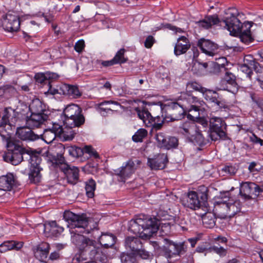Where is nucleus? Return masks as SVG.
<instances>
[{
  "mask_svg": "<svg viewBox=\"0 0 263 263\" xmlns=\"http://www.w3.org/2000/svg\"><path fill=\"white\" fill-rule=\"evenodd\" d=\"M222 23L224 24V28L227 29L231 35H238L240 41L248 45L254 41L250 29L252 26V23L245 22L241 24L239 20L234 14L227 17Z\"/></svg>",
  "mask_w": 263,
  "mask_h": 263,
  "instance_id": "nucleus-3",
  "label": "nucleus"
},
{
  "mask_svg": "<svg viewBox=\"0 0 263 263\" xmlns=\"http://www.w3.org/2000/svg\"><path fill=\"white\" fill-rule=\"evenodd\" d=\"M224 79L228 84L231 85L234 87H237V85L236 82V77L232 73L227 71L226 72Z\"/></svg>",
  "mask_w": 263,
  "mask_h": 263,
  "instance_id": "nucleus-55",
  "label": "nucleus"
},
{
  "mask_svg": "<svg viewBox=\"0 0 263 263\" xmlns=\"http://www.w3.org/2000/svg\"><path fill=\"white\" fill-rule=\"evenodd\" d=\"M58 147L61 149L60 152L62 153V151H65V149L67 150L69 154L73 157H79L82 154V148L76 146H67L65 147L64 145L60 144L58 145Z\"/></svg>",
  "mask_w": 263,
  "mask_h": 263,
  "instance_id": "nucleus-42",
  "label": "nucleus"
},
{
  "mask_svg": "<svg viewBox=\"0 0 263 263\" xmlns=\"http://www.w3.org/2000/svg\"><path fill=\"white\" fill-rule=\"evenodd\" d=\"M30 170L29 178L30 181L33 183H37L41 182L42 179L41 171L42 168L41 167H35L34 168H30Z\"/></svg>",
  "mask_w": 263,
  "mask_h": 263,
  "instance_id": "nucleus-40",
  "label": "nucleus"
},
{
  "mask_svg": "<svg viewBox=\"0 0 263 263\" xmlns=\"http://www.w3.org/2000/svg\"><path fill=\"white\" fill-rule=\"evenodd\" d=\"M147 135V132L144 128H140L133 136L132 139L134 142H142Z\"/></svg>",
  "mask_w": 263,
  "mask_h": 263,
  "instance_id": "nucleus-50",
  "label": "nucleus"
},
{
  "mask_svg": "<svg viewBox=\"0 0 263 263\" xmlns=\"http://www.w3.org/2000/svg\"><path fill=\"white\" fill-rule=\"evenodd\" d=\"M153 109L162 112V116L166 122L181 120L185 112V109L180 101L165 105L160 103V105L154 106Z\"/></svg>",
  "mask_w": 263,
  "mask_h": 263,
  "instance_id": "nucleus-6",
  "label": "nucleus"
},
{
  "mask_svg": "<svg viewBox=\"0 0 263 263\" xmlns=\"http://www.w3.org/2000/svg\"><path fill=\"white\" fill-rule=\"evenodd\" d=\"M207 199V195L204 193H197L195 191L188 193L186 200H184V206L191 209L196 210L200 208L201 203L204 202Z\"/></svg>",
  "mask_w": 263,
  "mask_h": 263,
  "instance_id": "nucleus-13",
  "label": "nucleus"
},
{
  "mask_svg": "<svg viewBox=\"0 0 263 263\" xmlns=\"http://www.w3.org/2000/svg\"><path fill=\"white\" fill-rule=\"evenodd\" d=\"M64 88L65 89L64 93L72 98H78L82 95L81 92L76 86L67 84L64 85Z\"/></svg>",
  "mask_w": 263,
  "mask_h": 263,
  "instance_id": "nucleus-38",
  "label": "nucleus"
},
{
  "mask_svg": "<svg viewBox=\"0 0 263 263\" xmlns=\"http://www.w3.org/2000/svg\"><path fill=\"white\" fill-rule=\"evenodd\" d=\"M110 104L121 106L120 103L117 101L112 100L102 101L98 104L99 109L102 115H104L105 112L107 113L109 111H113V110L111 108L108 107V106H106V107H103L104 105Z\"/></svg>",
  "mask_w": 263,
  "mask_h": 263,
  "instance_id": "nucleus-43",
  "label": "nucleus"
},
{
  "mask_svg": "<svg viewBox=\"0 0 263 263\" xmlns=\"http://www.w3.org/2000/svg\"><path fill=\"white\" fill-rule=\"evenodd\" d=\"M16 134L20 139L26 141H33L39 139V135L35 134L29 127H17Z\"/></svg>",
  "mask_w": 263,
  "mask_h": 263,
  "instance_id": "nucleus-20",
  "label": "nucleus"
},
{
  "mask_svg": "<svg viewBox=\"0 0 263 263\" xmlns=\"http://www.w3.org/2000/svg\"><path fill=\"white\" fill-rule=\"evenodd\" d=\"M187 87L191 88L194 90L199 91L201 93H202L205 89V87H202L200 84L195 81L188 82L187 84Z\"/></svg>",
  "mask_w": 263,
  "mask_h": 263,
  "instance_id": "nucleus-57",
  "label": "nucleus"
},
{
  "mask_svg": "<svg viewBox=\"0 0 263 263\" xmlns=\"http://www.w3.org/2000/svg\"><path fill=\"white\" fill-rule=\"evenodd\" d=\"M82 154H88L90 157H93L95 158H98L99 155L97 152L91 146L89 145L85 146L82 149Z\"/></svg>",
  "mask_w": 263,
  "mask_h": 263,
  "instance_id": "nucleus-52",
  "label": "nucleus"
},
{
  "mask_svg": "<svg viewBox=\"0 0 263 263\" xmlns=\"http://www.w3.org/2000/svg\"><path fill=\"white\" fill-rule=\"evenodd\" d=\"M208 67V63L206 62L202 63L196 61L192 67V69L198 74H201L205 71Z\"/></svg>",
  "mask_w": 263,
  "mask_h": 263,
  "instance_id": "nucleus-48",
  "label": "nucleus"
},
{
  "mask_svg": "<svg viewBox=\"0 0 263 263\" xmlns=\"http://www.w3.org/2000/svg\"><path fill=\"white\" fill-rule=\"evenodd\" d=\"M155 39L152 35L148 36L144 42V46L147 48H150L155 43Z\"/></svg>",
  "mask_w": 263,
  "mask_h": 263,
  "instance_id": "nucleus-63",
  "label": "nucleus"
},
{
  "mask_svg": "<svg viewBox=\"0 0 263 263\" xmlns=\"http://www.w3.org/2000/svg\"><path fill=\"white\" fill-rule=\"evenodd\" d=\"M56 135L52 132L51 129H46L44 130L43 134L42 135L43 140L47 143H51L55 138Z\"/></svg>",
  "mask_w": 263,
  "mask_h": 263,
  "instance_id": "nucleus-51",
  "label": "nucleus"
},
{
  "mask_svg": "<svg viewBox=\"0 0 263 263\" xmlns=\"http://www.w3.org/2000/svg\"><path fill=\"white\" fill-rule=\"evenodd\" d=\"M15 183V179L11 173L0 177V191H9Z\"/></svg>",
  "mask_w": 263,
  "mask_h": 263,
  "instance_id": "nucleus-27",
  "label": "nucleus"
},
{
  "mask_svg": "<svg viewBox=\"0 0 263 263\" xmlns=\"http://www.w3.org/2000/svg\"><path fill=\"white\" fill-rule=\"evenodd\" d=\"M202 132V130H201V128H199V130L196 129V134H193L192 139H190L189 141L199 146L205 145L206 142L204 137L201 133Z\"/></svg>",
  "mask_w": 263,
  "mask_h": 263,
  "instance_id": "nucleus-39",
  "label": "nucleus"
},
{
  "mask_svg": "<svg viewBox=\"0 0 263 263\" xmlns=\"http://www.w3.org/2000/svg\"><path fill=\"white\" fill-rule=\"evenodd\" d=\"M7 149V151L3 156L5 161L16 165L25 158L28 160L30 168L41 167V157L34 153L31 149L22 147L20 141L13 139L8 140Z\"/></svg>",
  "mask_w": 263,
  "mask_h": 263,
  "instance_id": "nucleus-2",
  "label": "nucleus"
},
{
  "mask_svg": "<svg viewBox=\"0 0 263 263\" xmlns=\"http://www.w3.org/2000/svg\"><path fill=\"white\" fill-rule=\"evenodd\" d=\"M96 64L98 66V67L100 68H101L102 66L107 67L116 64L112 59L108 61H102L97 60L96 61Z\"/></svg>",
  "mask_w": 263,
  "mask_h": 263,
  "instance_id": "nucleus-60",
  "label": "nucleus"
},
{
  "mask_svg": "<svg viewBox=\"0 0 263 263\" xmlns=\"http://www.w3.org/2000/svg\"><path fill=\"white\" fill-rule=\"evenodd\" d=\"M229 200V192L221 193L217 197L214 203L213 211L215 215L221 219L229 217L228 201Z\"/></svg>",
  "mask_w": 263,
  "mask_h": 263,
  "instance_id": "nucleus-11",
  "label": "nucleus"
},
{
  "mask_svg": "<svg viewBox=\"0 0 263 263\" xmlns=\"http://www.w3.org/2000/svg\"><path fill=\"white\" fill-rule=\"evenodd\" d=\"M28 119L26 111H20L17 109L14 110L11 107L6 108L0 123V128L8 133V130H11L12 127L20 126L21 123L25 122L27 125Z\"/></svg>",
  "mask_w": 263,
  "mask_h": 263,
  "instance_id": "nucleus-5",
  "label": "nucleus"
},
{
  "mask_svg": "<svg viewBox=\"0 0 263 263\" xmlns=\"http://www.w3.org/2000/svg\"><path fill=\"white\" fill-rule=\"evenodd\" d=\"M50 250V245L47 242L40 244L34 251L35 257L42 262H46Z\"/></svg>",
  "mask_w": 263,
  "mask_h": 263,
  "instance_id": "nucleus-26",
  "label": "nucleus"
},
{
  "mask_svg": "<svg viewBox=\"0 0 263 263\" xmlns=\"http://www.w3.org/2000/svg\"><path fill=\"white\" fill-rule=\"evenodd\" d=\"M47 162L51 170H61L66 175L68 182L76 184L79 179V169L74 166H70L65 162L62 154H57V156L48 157Z\"/></svg>",
  "mask_w": 263,
  "mask_h": 263,
  "instance_id": "nucleus-4",
  "label": "nucleus"
},
{
  "mask_svg": "<svg viewBox=\"0 0 263 263\" xmlns=\"http://www.w3.org/2000/svg\"><path fill=\"white\" fill-rule=\"evenodd\" d=\"M63 218L70 225L71 228H82L83 231H80L83 233L89 234L90 231L87 228L88 218L86 214H76L69 211H66L63 214ZM76 233L79 231L76 230Z\"/></svg>",
  "mask_w": 263,
  "mask_h": 263,
  "instance_id": "nucleus-7",
  "label": "nucleus"
},
{
  "mask_svg": "<svg viewBox=\"0 0 263 263\" xmlns=\"http://www.w3.org/2000/svg\"><path fill=\"white\" fill-rule=\"evenodd\" d=\"M199 128H201V127L197 126L195 123L187 121L179 126V131L189 141L190 139H192L193 134H196V129L199 130Z\"/></svg>",
  "mask_w": 263,
  "mask_h": 263,
  "instance_id": "nucleus-21",
  "label": "nucleus"
},
{
  "mask_svg": "<svg viewBox=\"0 0 263 263\" xmlns=\"http://www.w3.org/2000/svg\"><path fill=\"white\" fill-rule=\"evenodd\" d=\"M85 122V117L82 114V110L79 113L76 114V115L72 116L71 118H65L64 124L66 127L73 128L79 127Z\"/></svg>",
  "mask_w": 263,
  "mask_h": 263,
  "instance_id": "nucleus-25",
  "label": "nucleus"
},
{
  "mask_svg": "<svg viewBox=\"0 0 263 263\" xmlns=\"http://www.w3.org/2000/svg\"><path fill=\"white\" fill-rule=\"evenodd\" d=\"M178 139L174 137H168L164 148L167 149L176 148L178 146Z\"/></svg>",
  "mask_w": 263,
  "mask_h": 263,
  "instance_id": "nucleus-54",
  "label": "nucleus"
},
{
  "mask_svg": "<svg viewBox=\"0 0 263 263\" xmlns=\"http://www.w3.org/2000/svg\"><path fill=\"white\" fill-rule=\"evenodd\" d=\"M226 125L224 121L219 117H212L210 120V136L212 140L216 141L218 137L220 139L226 138Z\"/></svg>",
  "mask_w": 263,
  "mask_h": 263,
  "instance_id": "nucleus-10",
  "label": "nucleus"
},
{
  "mask_svg": "<svg viewBox=\"0 0 263 263\" xmlns=\"http://www.w3.org/2000/svg\"><path fill=\"white\" fill-rule=\"evenodd\" d=\"M29 109L31 114L41 115H48V111L46 109L45 105L39 99H36L32 100L29 105Z\"/></svg>",
  "mask_w": 263,
  "mask_h": 263,
  "instance_id": "nucleus-29",
  "label": "nucleus"
},
{
  "mask_svg": "<svg viewBox=\"0 0 263 263\" xmlns=\"http://www.w3.org/2000/svg\"><path fill=\"white\" fill-rule=\"evenodd\" d=\"M48 118V115H42L31 114L27 120V126L31 128L38 127Z\"/></svg>",
  "mask_w": 263,
  "mask_h": 263,
  "instance_id": "nucleus-28",
  "label": "nucleus"
},
{
  "mask_svg": "<svg viewBox=\"0 0 263 263\" xmlns=\"http://www.w3.org/2000/svg\"><path fill=\"white\" fill-rule=\"evenodd\" d=\"M189 40L184 36H181L177 39L174 47V53L178 56L185 53L190 48Z\"/></svg>",
  "mask_w": 263,
  "mask_h": 263,
  "instance_id": "nucleus-24",
  "label": "nucleus"
},
{
  "mask_svg": "<svg viewBox=\"0 0 263 263\" xmlns=\"http://www.w3.org/2000/svg\"><path fill=\"white\" fill-rule=\"evenodd\" d=\"M161 114H162V112ZM148 120V122H146V126L152 127V129L155 130L160 129L162 127L164 122L166 121L164 119L162 115L161 117L159 115H157L155 117L152 116Z\"/></svg>",
  "mask_w": 263,
  "mask_h": 263,
  "instance_id": "nucleus-34",
  "label": "nucleus"
},
{
  "mask_svg": "<svg viewBox=\"0 0 263 263\" xmlns=\"http://www.w3.org/2000/svg\"><path fill=\"white\" fill-rule=\"evenodd\" d=\"M168 162L167 156L164 154H159L153 158L148 159V164L153 170L164 169Z\"/></svg>",
  "mask_w": 263,
  "mask_h": 263,
  "instance_id": "nucleus-19",
  "label": "nucleus"
},
{
  "mask_svg": "<svg viewBox=\"0 0 263 263\" xmlns=\"http://www.w3.org/2000/svg\"><path fill=\"white\" fill-rule=\"evenodd\" d=\"M135 253L143 259H150L152 256V254L149 252L146 251L145 250L142 249V248L138 250Z\"/></svg>",
  "mask_w": 263,
  "mask_h": 263,
  "instance_id": "nucleus-58",
  "label": "nucleus"
},
{
  "mask_svg": "<svg viewBox=\"0 0 263 263\" xmlns=\"http://www.w3.org/2000/svg\"><path fill=\"white\" fill-rule=\"evenodd\" d=\"M160 226L162 228L164 227L166 230H170L169 222H163L158 218L140 214L129 221L128 230L139 238L147 239L157 232Z\"/></svg>",
  "mask_w": 263,
  "mask_h": 263,
  "instance_id": "nucleus-1",
  "label": "nucleus"
},
{
  "mask_svg": "<svg viewBox=\"0 0 263 263\" xmlns=\"http://www.w3.org/2000/svg\"><path fill=\"white\" fill-rule=\"evenodd\" d=\"M79 240L76 245L79 246V250L82 252L87 253L89 258L91 259H95L99 249L95 246L96 242L89 238L85 237L83 235L75 234L73 240Z\"/></svg>",
  "mask_w": 263,
  "mask_h": 263,
  "instance_id": "nucleus-9",
  "label": "nucleus"
},
{
  "mask_svg": "<svg viewBox=\"0 0 263 263\" xmlns=\"http://www.w3.org/2000/svg\"><path fill=\"white\" fill-rule=\"evenodd\" d=\"M135 163L132 160H128L120 168L114 170V174L118 177L119 181L125 182L134 173L135 171Z\"/></svg>",
  "mask_w": 263,
  "mask_h": 263,
  "instance_id": "nucleus-15",
  "label": "nucleus"
},
{
  "mask_svg": "<svg viewBox=\"0 0 263 263\" xmlns=\"http://www.w3.org/2000/svg\"><path fill=\"white\" fill-rule=\"evenodd\" d=\"M202 94L208 102L214 103L219 108H228L226 102L219 99V95L216 91L205 88Z\"/></svg>",
  "mask_w": 263,
  "mask_h": 263,
  "instance_id": "nucleus-16",
  "label": "nucleus"
},
{
  "mask_svg": "<svg viewBox=\"0 0 263 263\" xmlns=\"http://www.w3.org/2000/svg\"><path fill=\"white\" fill-rule=\"evenodd\" d=\"M80 111H82V109L79 105L71 104L67 105L63 111V113L65 118H71L72 116L76 115V114L79 113Z\"/></svg>",
  "mask_w": 263,
  "mask_h": 263,
  "instance_id": "nucleus-37",
  "label": "nucleus"
},
{
  "mask_svg": "<svg viewBox=\"0 0 263 263\" xmlns=\"http://www.w3.org/2000/svg\"><path fill=\"white\" fill-rule=\"evenodd\" d=\"M72 128L66 127L63 129L59 137L63 139V141H70L74 138L75 133L72 130Z\"/></svg>",
  "mask_w": 263,
  "mask_h": 263,
  "instance_id": "nucleus-46",
  "label": "nucleus"
},
{
  "mask_svg": "<svg viewBox=\"0 0 263 263\" xmlns=\"http://www.w3.org/2000/svg\"><path fill=\"white\" fill-rule=\"evenodd\" d=\"M221 171L230 175H234L237 172V168L233 165H227L224 166Z\"/></svg>",
  "mask_w": 263,
  "mask_h": 263,
  "instance_id": "nucleus-59",
  "label": "nucleus"
},
{
  "mask_svg": "<svg viewBox=\"0 0 263 263\" xmlns=\"http://www.w3.org/2000/svg\"><path fill=\"white\" fill-rule=\"evenodd\" d=\"M241 204L239 200H234L229 192V200L228 201L229 217L234 216L241 210Z\"/></svg>",
  "mask_w": 263,
  "mask_h": 263,
  "instance_id": "nucleus-33",
  "label": "nucleus"
},
{
  "mask_svg": "<svg viewBox=\"0 0 263 263\" xmlns=\"http://www.w3.org/2000/svg\"><path fill=\"white\" fill-rule=\"evenodd\" d=\"M178 101H181L182 106L185 110L190 107L189 111L195 112L204 109L203 106L205 105L203 100L187 92H181L178 98Z\"/></svg>",
  "mask_w": 263,
  "mask_h": 263,
  "instance_id": "nucleus-8",
  "label": "nucleus"
},
{
  "mask_svg": "<svg viewBox=\"0 0 263 263\" xmlns=\"http://www.w3.org/2000/svg\"><path fill=\"white\" fill-rule=\"evenodd\" d=\"M125 245L126 249H129L135 253L142 248L140 238L135 236L127 237L125 239Z\"/></svg>",
  "mask_w": 263,
  "mask_h": 263,
  "instance_id": "nucleus-31",
  "label": "nucleus"
},
{
  "mask_svg": "<svg viewBox=\"0 0 263 263\" xmlns=\"http://www.w3.org/2000/svg\"><path fill=\"white\" fill-rule=\"evenodd\" d=\"M155 138L159 146L161 147H164L167 137L165 136L164 133L161 132L157 133L155 136Z\"/></svg>",
  "mask_w": 263,
  "mask_h": 263,
  "instance_id": "nucleus-53",
  "label": "nucleus"
},
{
  "mask_svg": "<svg viewBox=\"0 0 263 263\" xmlns=\"http://www.w3.org/2000/svg\"><path fill=\"white\" fill-rule=\"evenodd\" d=\"M197 45L203 53L209 56H213L218 52V45L210 40L201 39Z\"/></svg>",
  "mask_w": 263,
  "mask_h": 263,
  "instance_id": "nucleus-18",
  "label": "nucleus"
},
{
  "mask_svg": "<svg viewBox=\"0 0 263 263\" xmlns=\"http://www.w3.org/2000/svg\"><path fill=\"white\" fill-rule=\"evenodd\" d=\"M263 192V189L254 182H245L240 184L239 194L245 200L256 198Z\"/></svg>",
  "mask_w": 263,
  "mask_h": 263,
  "instance_id": "nucleus-12",
  "label": "nucleus"
},
{
  "mask_svg": "<svg viewBox=\"0 0 263 263\" xmlns=\"http://www.w3.org/2000/svg\"><path fill=\"white\" fill-rule=\"evenodd\" d=\"M44 231L50 235L57 237L63 232L64 228L59 226L55 221H52L44 225Z\"/></svg>",
  "mask_w": 263,
  "mask_h": 263,
  "instance_id": "nucleus-30",
  "label": "nucleus"
},
{
  "mask_svg": "<svg viewBox=\"0 0 263 263\" xmlns=\"http://www.w3.org/2000/svg\"><path fill=\"white\" fill-rule=\"evenodd\" d=\"M23 242L14 241L5 242L0 246V252H6L12 249L19 250L23 247Z\"/></svg>",
  "mask_w": 263,
  "mask_h": 263,
  "instance_id": "nucleus-36",
  "label": "nucleus"
},
{
  "mask_svg": "<svg viewBox=\"0 0 263 263\" xmlns=\"http://www.w3.org/2000/svg\"><path fill=\"white\" fill-rule=\"evenodd\" d=\"M2 26L5 31L9 32L18 31L20 27L19 17L13 13H7L4 17Z\"/></svg>",
  "mask_w": 263,
  "mask_h": 263,
  "instance_id": "nucleus-14",
  "label": "nucleus"
},
{
  "mask_svg": "<svg viewBox=\"0 0 263 263\" xmlns=\"http://www.w3.org/2000/svg\"><path fill=\"white\" fill-rule=\"evenodd\" d=\"M96 188V183L92 179H89L85 183V190L87 196L92 198L94 196V192Z\"/></svg>",
  "mask_w": 263,
  "mask_h": 263,
  "instance_id": "nucleus-44",
  "label": "nucleus"
},
{
  "mask_svg": "<svg viewBox=\"0 0 263 263\" xmlns=\"http://www.w3.org/2000/svg\"><path fill=\"white\" fill-rule=\"evenodd\" d=\"M209 252H214L221 257L225 256L227 253V250L223 247L216 246L210 247Z\"/></svg>",
  "mask_w": 263,
  "mask_h": 263,
  "instance_id": "nucleus-56",
  "label": "nucleus"
},
{
  "mask_svg": "<svg viewBox=\"0 0 263 263\" xmlns=\"http://www.w3.org/2000/svg\"><path fill=\"white\" fill-rule=\"evenodd\" d=\"M139 118L141 119L145 125L146 126V122H148V119L151 117V113L145 109H140L139 108L136 109Z\"/></svg>",
  "mask_w": 263,
  "mask_h": 263,
  "instance_id": "nucleus-49",
  "label": "nucleus"
},
{
  "mask_svg": "<svg viewBox=\"0 0 263 263\" xmlns=\"http://www.w3.org/2000/svg\"><path fill=\"white\" fill-rule=\"evenodd\" d=\"M125 51L124 48H121L118 51L112 59L116 64L125 63L127 61L128 59L125 57Z\"/></svg>",
  "mask_w": 263,
  "mask_h": 263,
  "instance_id": "nucleus-45",
  "label": "nucleus"
},
{
  "mask_svg": "<svg viewBox=\"0 0 263 263\" xmlns=\"http://www.w3.org/2000/svg\"><path fill=\"white\" fill-rule=\"evenodd\" d=\"M186 252V248L184 243H176L171 242L169 248L165 252V256L167 258H171L176 255L181 256Z\"/></svg>",
  "mask_w": 263,
  "mask_h": 263,
  "instance_id": "nucleus-22",
  "label": "nucleus"
},
{
  "mask_svg": "<svg viewBox=\"0 0 263 263\" xmlns=\"http://www.w3.org/2000/svg\"><path fill=\"white\" fill-rule=\"evenodd\" d=\"M85 46L84 41L82 40L78 41L74 45V49L78 52H81Z\"/></svg>",
  "mask_w": 263,
  "mask_h": 263,
  "instance_id": "nucleus-62",
  "label": "nucleus"
},
{
  "mask_svg": "<svg viewBox=\"0 0 263 263\" xmlns=\"http://www.w3.org/2000/svg\"><path fill=\"white\" fill-rule=\"evenodd\" d=\"M16 93L15 88L9 84L4 85L0 87V100L4 101L14 96Z\"/></svg>",
  "mask_w": 263,
  "mask_h": 263,
  "instance_id": "nucleus-32",
  "label": "nucleus"
},
{
  "mask_svg": "<svg viewBox=\"0 0 263 263\" xmlns=\"http://www.w3.org/2000/svg\"><path fill=\"white\" fill-rule=\"evenodd\" d=\"M215 213H206L202 218L203 226L207 228H213L216 223V218Z\"/></svg>",
  "mask_w": 263,
  "mask_h": 263,
  "instance_id": "nucleus-41",
  "label": "nucleus"
},
{
  "mask_svg": "<svg viewBox=\"0 0 263 263\" xmlns=\"http://www.w3.org/2000/svg\"><path fill=\"white\" fill-rule=\"evenodd\" d=\"M250 140L254 144H259L261 146L263 145V140L257 137L254 133L250 136Z\"/></svg>",
  "mask_w": 263,
  "mask_h": 263,
  "instance_id": "nucleus-64",
  "label": "nucleus"
},
{
  "mask_svg": "<svg viewBox=\"0 0 263 263\" xmlns=\"http://www.w3.org/2000/svg\"><path fill=\"white\" fill-rule=\"evenodd\" d=\"M116 237L112 234H103L99 238L100 243L105 248L111 247L115 243Z\"/></svg>",
  "mask_w": 263,
  "mask_h": 263,
  "instance_id": "nucleus-35",
  "label": "nucleus"
},
{
  "mask_svg": "<svg viewBox=\"0 0 263 263\" xmlns=\"http://www.w3.org/2000/svg\"><path fill=\"white\" fill-rule=\"evenodd\" d=\"M63 129L64 128L62 127V125L58 123H53L52 127L51 130L52 132H54L57 136H59L63 132Z\"/></svg>",
  "mask_w": 263,
  "mask_h": 263,
  "instance_id": "nucleus-61",
  "label": "nucleus"
},
{
  "mask_svg": "<svg viewBox=\"0 0 263 263\" xmlns=\"http://www.w3.org/2000/svg\"><path fill=\"white\" fill-rule=\"evenodd\" d=\"M223 21H220L217 15H213L205 17L204 19L197 22L196 24L199 27L204 29H208L212 26L218 23H220V26L224 28V24L222 23Z\"/></svg>",
  "mask_w": 263,
  "mask_h": 263,
  "instance_id": "nucleus-23",
  "label": "nucleus"
},
{
  "mask_svg": "<svg viewBox=\"0 0 263 263\" xmlns=\"http://www.w3.org/2000/svg\"><path fill=\"white\" fill-rule=\"evenodd\" d=\"M120 259L122 263H137V260L135 253L121 254Z\"/></svg>",
  "mask_w": 263,
  "mask_h": 263,
  "instance_id": "nucleus-47",
  "label": "nucleus"
},
{
  "mask_svg": "<svg viewBox=\"0 0 263 263\" xmlns=\"http://www.w3.org/2000/svg\"><path fill=\"white\" fill-rule=\"evenodd\" d=\"M259 64L255 61L253 57L247 55L245 57L244 64L240 67V70L246 74L247 78L251 79L253 74L252 69L256 70Z\"/></svg>",
  "mask_w": 263,
  "mask_h": 263,
  "instance_id": "nucleus-17",
  "label": "nucleus"
}]
</instances>
